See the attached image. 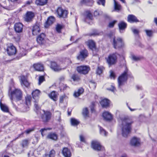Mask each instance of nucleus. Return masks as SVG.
<instances>
[{
  "label": "nucleus",
  "instance_id": "1",
  "mask_svg": "<svg viewBox=\"0 0 157 157\" xmlns=\"http://www.w3.org/2000/svg\"><path fill=\"white\" fill-rule=\"evenodd\" d=\"M133 123V121L128 118H124L122 120L121 127L123 136L125 137L128 136L131 132Z\"/></svg>",
  "mask_w": 157,
  "mask_h": 157
},
{
  "label": "nucleus",
  "instance_id": "2",
  "mask_svg": "<svg viewBox=\"0 0 157 157\" xmlns=\"http://www.w3.org/2000/svg\"><path fill=\"white\" fill-rule=\"evenodd\" d=\"M124 67V71L119 77L118 79V87L120 88L124 85L128 79V76L131 75V73L126 67V64H125Z\"/></svg>",
  "mask_w": 157,
  "mask_h": 157
},
{
  "label": "nucleus",
  "instance_id": "3",
  "mask_svg": "<svg viewBox=\"0 0 157 157\" xmlns=\"http://www.w3.org/2000/svg\"><path fill=\"white\" fill-rule=\"evenodd\" d=\"M22 92L20 90L16 89L11 92V96L10 99L11 100L12 103L13 105V107L14 108L17 110H18L17 107L14 104L13 101H16L15 99H14L15 98L17 101L21 100L22 98Z\"/></svg>",
  "mask_w": 157,
  "mask_h": 157
},
{
  "label": "nucleus",
  "instance_id": "4",
  "mask_svg": "<svg viewBox=\"0 0 157 157\" xmlns=\"http://www.w3.org/2000/svg\"><path fill=\"white\" fill-rule=\"evenodd\" d=\"M117 55L116 53L110 54L107 58H106L107 63L109 65L114 64L116 63Z\"/></svg>",
  "mask_w": 157,
  "mask_h": 157
},
{
  "label": "nucleus",
  "instance_id": "5",
  "mask_svg": "<svg viewBox=\"0 0 157 157\" xmlns=\"http://www.w3.org/2000/svg\"><path fill=\"white\" fill-rule=\"evenodd\" d=\"M123 44V42L121 38L118 37L116 38L114 37L113 38V45L115 48H120L122 47Z\"/></svg>",
  "mask_w": 157,
  "mask_h": 157
},
{
  "label": "nucleus",
  "instance_id": "6",
  "mask_svg": "<svg viewBox=\"0 0 157 157\" xmlns=\"http://www.w3.org/2000/svg\"><path fill=\"white\" fill-rule=\"evenodd\" d=\"M76 70L79 73L86 75L88 73L90 70V68L88 66H81L77 67Z\"/></svg>",
  "mask_w": 157,
  "mask_h": 157
},
{
  "label": "nucleus",
  "instance_id": "7",
  "mask_svg": "<svg viewBox=\"0 0 157 157\" xmlns=\"http://www.w3.org/2000/svg\"><path fill=\"white\" fill-rule=\"evenodd\" d=\"M44 113L41 116V118L43 122H48L51 119L52 116L51 113L49 111H43Z\"/></svg>",
  "mask_w": 157,
  "mask_h": 157
},
{
  "label": "nucleus",
  "instance_id": "8",
  "mask_svg": "<svg viewBox=\"0 0 157 157\" xmlns=\"http://www.w3.org/2000/svg\"><path fill=\"white\" fill-rule=\"evenodd\" d=\"M88 51L87 50H82L80 52V54L77 56V58L79 60H83L88 56Z\"/></svg>",
  "mask_w": 157,
  "mask_h": 157
},
{
  "label": "nucleus",
  "instance_id": "9",
  "mask_svg": "<svg viewBox=\"0 0 157 157\" xmlns=\"http://www.w3.org/2000/svg\"><path fill=\"white\" fill-rule=\"evenodd\" d=\"M46 39L45 34L44 33H41L37 36L36 41L38 44L42 45L46 42Z\"/></svg>",
  "mask_w": 157,
  "mask_h": 157
},
{
  "label": "nucleus",
  "instance_id": "10",
  "mask_svg": "<svg viewBox=\"0 0 157 157\" xmlns=\"http://www.w3.org/2000/svg\"><path fill=\"white\" fill-rule=\"evenodd\" d=\"M130 144L134 147H139L140 145V138L133 137L131 140Z\"/></svg>",
  "mask_w": 157,
  "mask_h": 157
},
{
  "label": "nucleus",
  "instance_id": "11",
  "mask_svg": "<svg viewBox=\"0 0 157 157\" xmlns=\"http://www.w3.org/2000/svg\"><path fill=\"white\" fill-rule=\"evenodd\" d=\"M6 51L9 56L14 55L17 52L16 48L12 44H10L9 46H8Z\"/></svg>",
  "mask_w": 157,
  "mask_h": 157
},
{
  "label": "nucleus",
  "instance_id": "12",
  "mask_svg": "<svg viewBox=\"0 0 157 157\" xmlns=\"http://www.w3.org/2000/svg\"><path fill=\"white\" fill-rule=\"evenodd\" d=\"M56 13L59 17L65 18L68 14L67 11L64 10L61 7H59L57 9Z\"/></svg>",
  "mask_w": 157,
  "mask_h": 157
},
{
  "label": "nucleus",
  "instance_id": "13",
  "mask_svg": "<svg viewBox=\"0 0 157 157\" xmlns=\"http://www.w3.org/2000/svg\"><path fill=\"white\" fill-rule=\"evenodd\" d=\"M87 44L89 48L92 50L94 53H96L98 51L96 48L94 42L92 40H89L87 42Z\"/></svg>",
  "mask_w": 157,
  "mask_h": 157
},
{
  "label": "nucleus",
  "instance_id": "14",
  "mask_svg": "<svg viewBox=\"0 0 157 157\" xmlns=\"http://www.w3.org/2000/svg\"><path fill=\"white\" fill-rule=\"evenodd\" d=\"M91 145L92 148L96 151H101L103 150L104 149L103 147H102L100 143L97 141H93Z\"/></svg>",
  "mask_w": 157,
  "mask_h": 157
},
{
  "label": "nucleus",
  "instance_id": "15",
  "mask_svg": "<svg viewBox=\"0 0 157 157\" xmlns=\"http://www.w3.org/2000/svg\"><path fill=\"white\" fill-rule=\"evenodd\" d=\"M34 16V13L32 12H27L24 17L25 21L28 22L32 21Z\"/></svg>",
  "mask_w": 157,
  "mask_h": 157
},
{
  "label": "nucleus",
  "instance_id": "16",
  "mask_svg": "<svg viewBox=\"0 0 157 157\" xmlns=\"http://www.w3.org/2000/svg\"><path fill=\"white\" fill-rule=\"evenodd\" d=\"M31 97L30 96H27L25 98V108L21 109L23 112H26L29 110V107L28 106L30 104Z\"/></svg>",
  "mask_w": 157,
  "mask_h": 157
},
{
  "label": "nucleus",
  "instance_id": "17",
  "mask_svg": "<svg viewBox=\"0 0 157 157\" xmlns=\"http://www.w3.org/2000/svg\"><path fill=\"white\" fill-rule=\"evenodd\" d=\"M21 85L26 87H28L30 85L28 81L27 78L24 76H22L21 77Z\"/></svg>",
  "mask_w": 157,
  "mask_h": 157
},
{
  "label": "nucleus",
  "instance_id": "18",
  "mask_svg": "<svg viewBox=\"0 0 157 157\" xmlns=\"http://www.w3.org/2000/svg\"><path fill=\"white\" fill-rule=\"evenodd\" d=\"M14 29L16 33H21L23 30V25L21 23H16L14 25Z\"/></svg>",
  "mask_w": 157,
  "mask_h": 157
},
{
  "label": "nucleus",
  "instance_id": "19",
  "mask_svg": "<svg viewBox=\"0 0 157 157\" xmlns=\"http://www.w3.org/2000/svg\"><path fill=\"white\" fill-rule=\"evenodd\" d=\"M93 19V15L89 11H86L84 14V21L88 23L89 20H91Z\"/></svg>",
  "mask_w": 157,
  "mask_h": 157
},
{
  "label": "nucleus",
  "instance_id": "20",
  "mask_svg": "<svg viewBox=\"0 0 157 157\" xmlns=\"http://www.w3.org/2000/svg\"><path fill=\"white\" fill-rule=\"evenodd\" d=\"M55 21V18L53 16H50L49 17L47 21L46 22L45 25L44 27L46 28H47L48 27L52 24Z\"/></svg>",
  "mask_w": 157,
  "mask_h": 157
},
{
  "label": "nucleus",
  "instance_id": "21",
  "mask_svg": "<svg viewBox=\"0 0 157 157\" xmlns=\"http://www.w3.org/2000/svg\"><path fill=\"white\" fill-rule=\"evenodd\" d=\"M40 30L39 25H35L33 28L32 34L33 35L38 34L40 32Z\"/></svg>",
  "mask_w": 157,
  "mask_h": 157
},
{
  "label": "nucleus",
  "instance_id": "22",
  "mask_svg": "<svg viewBox=\"0 0 157 157\" xmlns=\"http://www.w3.org/2000/svg\"><path fill=\"white\" fill-rule=\"evenodd\" d=\"M128 21L131 23L137 22L139 21L136 17L133 15H129L128 17Z\"/></svg>",
  "mask_w": 157,
  "mask_h": 157
},
{
  "label": "nucleus",
  "instance_id": "23",
  "mask_svg": "<svg viewBox=\"0 0 157 157\" xmlns=\"http://www.w3.org/2000/svg\"><path fill=\"white\" fill-rule=\"evenodd\" d=\"M102 116L104 119L106 121H110L112 119V115L108 112H104L103 113Z\"/></svg>",
  "mask_w": 157,
  "mask_h": 157
},
{
  "label": "nucleus",
  "instance_id": "24",
  "mask_svg": "<svg viewBox=\"0 0 157 157\" xmlns=\"http://www.w3.org/2000/svg\"><path fill=\"white\" fill-rule=\"evenodd\" d=\"M50 67L52 70L56 71H59L61 70L60 67L55 62H51Z\"/></svg>",
  "mask_w": 157,
  "mask_h": 157
},
{
  "label": "nucleus",
  "instance_id": "25",
  "mask_svg": "<svg viewBox=\"0 0 157 157\" xmlns=\"http://www.w3.org/2000/svg\"><path fill=\"white\" fill-rule=\"evenodd\" d=\"M33 67L35 70L37 71H42L44 70L43 65L40 63L34 64Z\"/></svg>",
  "mask_w": 157,
  "mask_h": 157
},
{
  "label": "nucleus",
  "instance_id": "26",
  "mask_svg": "<svg viewBox=\"0 0 157 157\" xmlns=\"http://www.w3.org/2000/svg\"><path fill=\"white\" fill-rule=\"evenodd\" d=\"M63 156L65 157H71V153L70 151L67 147H64L62 151Z\"/></svg>",
  "mask_w": 157,
  "mask_h": 157
},
{
  "label": "nucleus",
  "instance_id": "27",
  "mask_svg": "<svg viewBox=\"0 0 157 157\" xmlns=\"http://www.w3.org/2000/svg\"><path fill=\"white\" fill-rule=\"evenodd\" d=\"M47 138L54 141H56L58 139V136L55 133H50L48 135Z\"/></svg>",
  "mask_w": 157,
  "mask_h": 157
},
{
  "label": "nucleus",
  "instance_id": "28",
  "mask_svg": "<svg viewBox=\"0 0 157 157\" xmlns=\"http://www.w3.org/2000/svg\"><path fill=\"white\" fill-rule=\"evenodd\" d=\"M127 25V24L123 21H121L119 23L118 27L121 33L123 32V30H124L126 29Z\"/></svg>",
  "mask_w": 157,
  "mask_h": 157
},
{
  "label": "nucleus",
  "instance_id": "29",
  "mask_svg": "<svg viewBox=\"0 0 157 157\" xmlns=\"http://www.w3.org/2000/svg\"><path fill=\"white\" fill-rule=\"evenodd\" d=\"M48 95L50 98L55 101H56L57 99V94L55 91H52L50 94H48Z\"/></svg>",
  "mask_w": 157,
  "mask_h": 157
},
{
  "label": "nucleus",
  "instance_id": "30",
  "mask_svg": "<svg viewBox=\"0 0 157 157\" xmlns=\"http://www.w3.org/2000/svg\"><path fill=\"white\" fill-rule=\"evenodd\" d=\"M109 101L106 99H104L102 100L100 102V104L103 107H108L109 105Z\"/></svg>",
  "mask_w": 157,
  "mask_h": 157
},
{
  "label": "nucleus",
  "instance_id": "31",
  "mask_svg": "<svg viewBox=\"0 0 157 157\" xmlns=\"http://www.w3.org/2000/svg\"><path fill=\"white\" fill-rule=\"evenodd\" d=\"M48 0H36L35 4L37 6H43L46 5Z\"/></svg>",
  "mask_w": 157,
  "mask_h": 157
},
{
  "label": "nucleus",
  "instance_id": "32",
  "mask_svg": "<svg viewBox=\"0 0 157 157\" xmlns=\"http://www.w3.org/2000/svg\"><path fill=\"white\" fill-rule=\"evenodd\" d=\"M40 93V91L38 90H36L35 91H33L32 93L33 98L34 99H36V100H38Z\"/></svg>",
  "mask_w": 157,
  "mask_h": 157
},
{
  "label": "nucleus",
  "instance_id": "33",
  "mask_svg": "<svg viewBox=\"0 0 157 157\" xmlns=\"http://www.w3.org/2000/svg\"><path fill=\"white\" fill-rule=\"evenodd\" d=\"M84 91V89L82 88L79 89L77 92H75L74 94V96L76 97L79 96L82 94Z\"/></svg>",
  "mask_w": 157,
  "mask_h": 157
},
{
  "label": "nucleus",
  "instance_id": "34",
  "mask_svg": "<svg viewBox=\"0 0 157 157\" xmlns=\"http://www.w3.org/2000/svg\"><path fill=\"white\" fill-rule=\"evenodd\" d=\"M94 1L92 0H82L81 3L88 6H91L93 4Z\"/></svg>",
  "mask_w": 157,
  "mask_h": 157
},
{
  "label": "nucleus",
  "instance_id": "35",
  "mask_svg": "<svg viewBox=\"0 0 157 157\" xmlns=\"http://www.w3.org/2000/svg\"><path fill=\"white\" fill-rule=\"evenodd\" d=\"M0 106L2 111L6 112H9V109L8 107L6 105L2 104L1 101L0 102Z\"/></svg>",
  "mask_w": 157,
  "mask_h": 157
},
{
  "label": "nucleus",
  "instance_id": "36",
  "mask_svg": "<svg viewBox=\"0 0 157 157\" xmlns=\"http://www.w3.org/2000/svg\"><path fill=\"white\" fill-rule=\"evenodd\" d=\"M71 123L72 125L76 126L79 123V122L75 118H72L71 119Z\"/></svg>",
  "mask_w": 157,
  "mask_h": 157
},
{
  "label": "nucleus",
  "instance_id": "37",
  "mask_svg": "<svg viewBox=\"0 0 157 157\" xmlns=\"http://www.w3.org/2000/svg\"><path fill=\"white\" fill-rule=\"evenodd\" d=\"M71 78L74 81L78 82L80 80L79 76L77 74H73L71 76Z\"/></svg>",
  "mask_w": 157,
  "mask_h": 157
},
{
  "label": "nucleus",
  "instance_id": "38",
  "mask_svg": "<svg viewBox=\"0 0 157 157\" xmlns=\"http://www.w3.org/2000/svg\"><path fill=\"white\" fill-rule=\"evenodd\" d=\"M29 144V140L27 139H24L22 141L21 145L24 147L28 146Z\"/></svg>",
  "mask_w": 157,
  "mask_h": 157
},
{
  "label": "nucleus",
  "instance_id": "39",
  "mask_svg": "<svg viewBox=\"0 0 157 157\" xmlns=\"http://www.w3.org/2000/svg\"><path fill=\"white\" fill-rule=\"evenodd\" d=\"M27 52L24 48L21 49L20 53L19 54V57H21L26 55Z\"/></svg>",
  "mask_w": 157,
  "mask_h": 157
},
{
  "label": "nucleus",
  "instance_id": "40",
  "mask_svg": "<svg viewBox=\"0 0 157 157\" xmlns=\"http://www.w3.org/2000/svg\"><path fill=\"white\" fill-rule=\"evenodd\" d=\"M100 129V134L105 136H106L107 135L108 133L103 128L99 126Z\"/></svg>",
  "mask_w": 157,
  "mask_h": 157
},
{
  "label": "nucleus",
  "instance_id": "41",
  "mask_svg": "<svg viewBox=\"0 0 157 157\" xmlns=\"http://www.w3.org/2000/svg\"><path fill=\"white\" fill-rule=\"evenodd\" d=\"M114 3V8L115 10H119L121 8V6L118 4L115 0H113Z\"/></svg>",
  "mask_w": 157,
  "mask_h": 157
},
{
  "label": "nucleus",
  "instance_id": "42",
  "mask_svg": "<svg viewBox=\"0 0 157 157\" xmlns=\"http://www.w3.org/2000/svg\"><path fill=\"white\" fill-rule=\"evenodd\" d=\"M63 28V26L60 24H57L56 26V30L59 33H61V29Z\"/></svg>",
  "mask_w": 157,
  "mask_h": 157
},
{
  "label": "nucleus",
  "instance_id": "43",
  "mask_svg": "<svg viewBox=\"0 0 157 157\" xmlns=\"http://www.w3.org/2000/svg\"><path fill=\"white\" fill-rule=\"evenodd\" d=\"M56 154V152L53 149L51 150L50 152L49 155H46L45 157H54Z\"/></svg>",
  "mask_w": 157,
  "mask_h": 157
},
{
  "label": "nucleus",
  "instance_id": "44",
  "mask_svg": "<svg viewBox=\"0 0 157 157\" xmlns=\"http://www.w3.org/2000/svg\"><path fill=\"white\" fill-rule=\"evenodd\" d=\"M55 115H56V119L58 121H60L61 120L60 115L61 113L59 111H56L55 112Z\"/></svg>",
  "mask_w": 157,
  "mask_h": 157
},
{
  "label": "nucleus",
  "instance_id": "45",
  "mask_svg": "<svg viewBox=\"0 0 157 157\" xmlns=\"http://www.w3.org/2000/svg\"><path fill=\"white\" fill-rule=\"evenodd\" d=\"M89 113V112L88 109L87 108L83 109L82 111V114L85 117H86L88 116Z\"/></svg>",
  "mask_w": 157,
  "mask_h": 157
},
{
  "label": "nucleus",
  "instance_id": "46",
  "mask_svg": "<svg viewBox=\"0 0 157 157\" xmlns=\"http://www.w3.org/2000/svg\"><path fill=\"white\" fill-rule=\"evenodd\" d=\"M132 59L135 61H137L140 60V57L139 56H136L135 55H132L131 56Z\"/></svg>",
  "mask_w": 157,
  "mask_h": 157
},
{
  "label": "nucleus",
  "instance_id": "47",
  "mask_svg": "<svg viewBox=\"0 0 157 157\" xmlns=\"http://www.w3.org/2000/svg\"><path fill=\"white\" fill-rule=\"evenodd\" d=\"M103 68V67H98L96 70L97 73L100 75L102 73Z\"/></svg>",
  "mask_w": 157,
  "mask_h": 157
},
{
  "label": "nucleus",
  "instance_id": "48",
  "mask_svg": "<svg viewBox=\"0 0 157 157\" xmlns=\"http://www.w3.org/2000/svg\"><path fill=\"white\" fill-rule=\"evenodd\" d=\"M34 106L35 109L36 111L39 110L40 109V107L38 104V100H36L34 101Z\"/></svg>",
  "mask_w": 157,
  "mask_h": 157
},
{
  "label": "nucleus",
  "instance_id": "49",
  "mask_svg": "<svg viewBox=\"0 0 157 157\" xmlns=\"http://www.w3.org/2000/svg\"><path fill=\"white\" fill-rule=\"evenodd\" d=\"M105 0H98L97 3L99 5H102L103 6H105Z\"/></svg>",
  "mask_w": 157,
  "mask_h": 157
},
{
  "label": "nucleus",
  "instance_id": "50",
  "mask_svg": "<svg viewBox=\"0 0 157 157\" xmlns=\"http://www.w3.org/2000/svg\"><path fill=\"white\" fill-rule=\"evenodd\" d=\"M45 80L44 77L43 76H40L39 78L38 84L40 85V84Z\"/></svg>",
  "mask_w": 157,
  "mask_h": 157
},
{
  "label": "nucleus",
  "instance_id": "51",
  "mask_svg": "<svg viewBox=\"0 0 157 157\" xmlns=\"http://www.w3.org/2000/svg\"><path fill=\"white\" fill-rule=\"evenodd\" d=\"M145 31L148 36L150 37L152 35L153 33L152 31L146 29L145 30Z\"/></svg>",
  "mask_w": 157,
  "mask_h": 157
},
{
  "label": "nucleus",
  "instance_id": "52",
  "mask_svg": "<svg viewBox=\"0 0 157 157\" xmlns=\"http://www.w3.org/2000/svg\"><path fill=\"white\" fill-rule=\"evenodd\" d=\"M116 22L117 21H114L112 22H110L109 24V27L110 28H113Z\"/></svg>",
  "mask_w": 157,
  "mask_h": 157
},
{
  "label": "nucleus",
  "instance_id": "53",
  "mask_svg": "<svg viewBox=\"0 0 157 157\" xmlns=\"http://www.w3.org/2000/svg\"><path fill=\"white\" fill-rule=\"evenodd\" d=\"M110 78H113L114 79L115 78V74L114 73V72L112 71H110Z\"/></svg>",
  "mask_w": 157,
  "mask_h": 157
},
{
  "label": "nucleus",
  "instance_id": "54",
  "mask_svg": "<svg viewBox=\"0 0 157 157\" xmlns=\"http://www.w3.org/2000/svg\"><path fill=\"white\" fill-rule=\"evenodd\" d=\"M131 30L133 33L135 34L138 35L139 33V31L138 29L132 28Z\"/></svg>",
  "mask_w": 157,
  "mask_h": 157
},
{
  "label": "nucleus",
  "instance_id": "55",
  "mask_svg": "<svg viewBox=\"0 0 157 157\" xmlns=\"http://www.w3.org/2000/svg\"><path fill=\"white\" fill-rule=\"evenodd\" d=\"M34 130V128H29L27 130H26L25 131V133L27 134H29L31 132H32V131H33Z\"/></svg>",
  "mask_w": 157,
  "mask_h": 157
},
{
  "label": "nucleus",
  "instance_id": "56",
  "mask_svg": "<svg viewBox=\"0 0 157 157\" xmlns=\"http://www.w3.org/2000/svg\"><path fill=\"white\" fill-rule=\"evenodd\" d=\"M61 87V89H63V90H66L69 88V87L66 84H63Z\"/></svg>",
  "mask_w": 157,
  "mask_h": 157
},
{
  "label": "nucleus",
  "instance_id": "57",
  "mask_svg": "<svg viewBox=\"0 0 157 157\" xmlns=\"http://www.w3.org/2000/svg\"><path fill=\"white\" fill-rule=\"evenodd\" d=\"M50 130V129L48 128H42L40 130V132H41V135H42V136H44V135H43V132L45 131V130Z\"/></svg>",
  "mask_w": 157,
  "mask_h": 157
},
{
  "label": "nucleus",
  "instance_id": "58",
  "mask_svg": "<svg viewBox=\"0 0 157 157\" xmlns=\"http://www.w3.org/2000/svg\"><path fill=\"white\" fill-rule=\"evenodd\" d=\"M38 138L36 136H35L34 138H33V140L35 141L32 142V143L33 144H35L38 142Z\"/></svg>",
  "mask_w": 157,
  "mask_h": 157
},
{
  "label": "nucleus",
  "instance_id": "59",
  "mask_svg": "<svg viewBox=\"0 0 157 157\" xmlns=\"http://www.w3.org/2000/svg\"><path fill=\"white\" fill-rule=\"evenodd\" d=\"M89 86L91 87L93 86L94 88H95L96 86V84L95 82H90Z\"/></svg>",
  "mask_w": 157,
  "mask_h": 157
},
{
  "label": "nucleus",
  "instance_id": "60",
  "mask_svg": "<svg viewBox=\"0 0 157 157\" xmlns=\"http://www.w3.org/2000/svg\"><path fill=\"white\" fill-rule=\"evenodd\" d=\"M107 89L113 92H115V87L112 86L111 88H108Z\"/></svg>",
  "mask_w": 157,
  "mask_h": 157
},
{
  "label": "nucleus",
  "instance_id": "61",
  "mask_svg": "<svg viewBox=\"0 0 157 157\" xmlns=\"http://www.w3.org/2000/svg\"><path fill=\"white\" fill-rule=\"evenodd\" d=\"M80 140L81 141L85 142V140L84 137L82 135H80Z\"/></svg>",
  "mask_w": 157,
  "mask_h": 157
},
{
  "label": "nucleus",
  "instance_id": "62",
  "mask_svg": "<svg viewBox=\"0 0 157 157\" xmlns=\"http://www.w3.org/2000/svg\"><path fill=\"white\" fill-rule=\"evenodd\" d=\"M65 97L64 96H62L60 97L59 99V101L60 102L62 103L63 102L64 99L65 98Z\"/></svg>",
  "mask_w": 157,
  "mask_h": 157
},
{
  "label": "nucleus",
  "instance_id": "63",
  "mask_svg": "<svg viewBox=\"0 0 157 157\" xmlns=\"http://www.w3.org/2000/svg\"><path fill=\"white\" fill-rule=\"evenodd\" d=\"M94 16H97L98 15H100L99 12L98 11H97V10H96L94 12Z\"/></svg>",
  "mask_w": 157,
  "mask_h": 157
},
{
  "label": "nucleus",
  "instance_id": "64",
  "mask_svg": "<svg viewBox=\"0 0 157 157\" xmlns=\"http://www.w3.org/2000/svg\"><path fill=\"white\" fill-rule=\"evenodd\" d=\"M24 134V132H22L21 134H19L18 135V136L14 140H16L19 137H21V136H22Z\"/></svg>",
  "mask_w": 157,
  "mask_h": 157
}]
</instances>
